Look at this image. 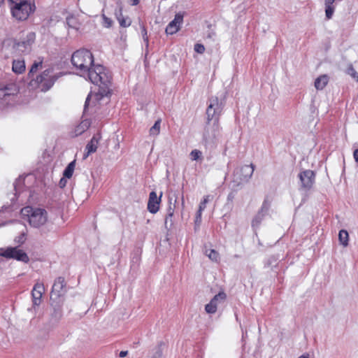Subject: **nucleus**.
Instances as JSON below:
<instances>
[{"instance_id": "1", "label": "nucleus", "mask_w": 358, "mask_h": 358, "mask_svg": "<svg viewBox=\"0 0 358 358\" xmlns=\"http://www.w3.org/2000/svg\"><path fill=\"white\" fill-rule=\"evenodd\" d=\"M71 63L78 71V74L99 87V92L94 95L96 101L108 97L111 75L102 65L94 64V57L90 50L80 49L74 52L71 56Z\"/></svg>"}, {"instance_id": "2", "label": "nucleus", "mask_w": 358, "mask_h": 358, "mask_svg": "<svg viewBox=\"0 0 358 358\" xmlns=\"http://www.w3.org/2000/svg\"><path fill=\"white\" fill-rule=\"evenodd\" d=\"M21 214L27 216L30 225L35 228L44 225L48 221V213L45 209L27 206L21 210Z\"/></svg>"}, {"instance_id": "3", "label": "nucleus", "mask_w": 358, "mask_h": 358, "mask_svg": "<svg viewBox=\"0 0 358 358\" xmlns=\"http://www.w3.org/2000/svg\"><path fill=\"white\" fill-rule=\"evenodd\" d=\"M13 4L11 8L13 16L18 20L27 19L35 10V5L27 0H9Z\"/></svg>"}, {"instance_id": "4", "label": "nucleus", "mask_w": 358, "mask_h": 358, "mask_svg": "<svg viewBox=\"0 0 358 358\" xmlns=\"http://www.w3.org/2000/svg\"><path fill=\"white\" fill-rule=\"evenodd\" d=\"M57 78L52 69H46L36 80H32L31 85H36L42 92H46L52 87Z\"/></svg>"}, {"instance_id": "5", "label": "nucleus", "mask_w": 358, "mask_h": 358, "mask_svg": "<svg viewBox=\"0 0 358 358\" xmlns=\"http://www.w3.org/2000/svg\"><path fill=\"white\" fill-rule=\"evenodd\" d=\"M223 108V104L217 97H211L209 99V105L206 110L207 120L209 123L213 120V124L218 127L219 116L220 115Z\"/></svg>"}, {"instance_id": "6", "label": "nucleus", "mask_w": 358, "mask_h": 358, "mask_svg": "<svg viewBox=\"0 0 358 358\" xmlns=\"http://www.w3.org/2000/svg\"><path fill=\"white\" fill-rule=\"evenodd\" d=\"M0 255L6 258L15 259L27 263L29 258L26 252L17 247H10L6 249H2Z\"/></svg>"}, {"instance_id": "7", "label": "nucleus", "mask_w": 358, "mask_h": 358, "mask_svg": "<svg viewBox=\"0 0 358 358\" xmlns=\"http://www.w3.org/2000/svg\"><path fill=\"white\" fill-rule=\"evenodd\" d=\"M45 292V287L41 282H37L31 291L32 307L28 308V311L36 313V308L40 306L42 301V296Z\"/></svg>"}, {"instance_id": "8", "label": "nucleus", "mask_w": 358, "mask_h": 358, "mask_svg": "<svg viewBox=\"0 0 358 358\" xmlns=\"http://www.w3.org/2000/svg\"><path fill=\"white\" fill-rule=\"evenodd\" d=\"M26 41H20L15 43L13 45V50L15 54H20L28 52L31 49V45L34 41L35 34L34 33H29Z\"/></svg>"}, {"instance_id": "9", "label": "nucleus", "mask_w": 358, "mask_h": 358, "mask_svg": "<svg viewBox=\"0 0 358 358\" xmlns=\"http://www.w3.org/2000/svg\"><path fill=\"white\" fill-rule=\"evenodd\" d=\"M315 173L311 170H305L299 174L301 181V187L304 189H310L315 182Z\"/></svg>"}, {"instance_id": "10", "label": "nucleus", "mask_w": 358, "mask_h": 358, "mask_svg": "<svg viewBox=\"0 0 358 358\" xmlns=\"http://www.w3.org/2000/svg\"><path fill=\"white\" fill-rule=\"evenodd\" d=\"M162 196V192L160 193L159 196H157V193L154 191L150 193L148 202V210L150 213L155 214L158 212Z\"/></svg>"}, {"instance_id": "11", "label": "nucleus", "mask_w": 358, "mask_h": 358, "mask_svg": "<svg viewBox=\"0 0 358 358\" xmlns=\"http://www.w3.org/2000/svg\"><path fill=\"white\" fill-rule=\"evenodd\" d=\"M183 22V15L180 13L176 14L174 19L171 21L166 28V33L167 34H173L176 33L180 28Z\"/></svg>"}, {"instance_id": "12", "label": "nucleus", "mask_w": 358, "mask_h": 358, "mask_svg": "<svg viewBox=\"0 0 358 358\" xmlns=\"http://www.w3.org/2000/svg\"><path fill=\"white\" fill-rule=\"evenodd\" d=\"M255 170V166L251 164L250 165H245L239 170H236L235 174L238 176L240 182H248L252 177Z\"/></svg>"}, {"instance_id": "13", "label": "nucleus", "mask_w": 358, "mask_h": 358, "mask_svg": "<svg viewBox=\"0 0 358 358\" xmlns=\"http://www.w3.org/2000/svg\"><path fill=\"white\" fill-rule=\"evenodd\" d=\"M173 196H174V198H172L170 196L169 199V207L167 209V215L166 216L165 222H164L166 228H168L169 225V227H171L173 224L172 217L173 216L174 210L176 208V204L177 202V196L174 194Z\"/></svg>"}, {"instance_id": "14", "label": "nucleus", "mask_w": 358, "mask_h": 358, "mask_svg": "<svg viewBox=\"0 0 358 358\" xmlns=\"http://www.w3.org/2000/svg\"><path fill=\"white\" fill-rule=\"evenodd\" d=\"M270 203L264 201L260 210L252 220V226L253 228H257L259 226L265 215L268 213Z\"/></svg>"}, {"instance_id": "15", "label": "nucleus", "mask_w": 358, "mask_h": 358, "mask_svg": "<svg viewBox=\"0 0 358 358\" xmlns=\"http://www.w3.org/2000/svg\"><path fill=\"white\" fill-rule=\"evenodd\" d=\"M64 279L62 277L57 278L52 285L51 297L55 296L56 298H59L63 295L65 292L64 290Z\"/></svg>"}, {"instance_id": "16", "label": "nucleus", "mask_w": 358, "mask_h": 358, "mask_svg": "<svg viewBox=\"0 0 358 358\" xmlns=\"http://www.w3.org/2000/svg\"><path fill=\"white\" fill-rule=\"evenodd\" d=\"M99 139L100 136L99 134L95 135L92 138L91 141L86 145V150L87 152L86 155H84L85 159L87 158L90 154L96 151Z\"/></svg>"}, {"instance_id": "17", "label": "nucleus", "mask_w": 358, "mask_h": 358, "mask_svg": "<svg viewBox=\"0 0 358 358\" xmlns=\"http://www.w3.org/2000/svg\"><path fill=\"white\" fill-rule=\"evenodd\" d=\"M25 62L22 59H13L12 70L16 74H20L25 71Z\"/></svg>"}, {"instance_id": "18", "label": "nucleus", "mask_w": 358, "mask_h": 358, "mask_svg": "<svg viewBox=\"0 0 358 358\" xmlns=\"http://www.w3.org/2000/svg\"><path fill=\"white\" fill-rule=\"evenodd\" d=\"M115 14L121 27H128L131 25V20L129 17L123 16L121 8H120L118 11H115Z\"/></svg>"}, {"instance_id": "19", "label": "nucleus", "mask_w": 358, "mask_h": 358, "mask_svg": "<svg viewBox=\"0 0 358 358\" xmlns=\"http://www.w3.org/2000/svg\"><path fill=\"white\" fill-rule=\"evenodd\" d=\"M329 82V77L327 75H322L318 77L315 81V87L317 90H321L325 87Z\"/></svg>"}, {"instance_id": "20", "label": "nucleus", "mask_w": 358, "mask_h": 358, "mask_svg": "<svg viewBox=\"0 0 358 358\" xmlns=\"http://www.w3.org/2000/svg\"><path fill=\"white\" fill-rule=\"evenodd\" d=\"M90 127V122L87 120L81 122L74 130L75 136H78L81 135L85 131H86Z\"/></svg>"}, {"instance_id": "21", "label": "nucleus", "mask_w": 358, "mask_h": 358, "mask_svg": "<svg viewBox=\"0 0 358 358\" xmlns=\"http://www.w3.org/2000/svg\"><path fill=\"white\" fill-rule=\"evenodd\" d=\"M227 298V295L224 292H220L211 300L210 302L217 308L218 305L223 303Z\"/></svg>"}, {"instance_id": "22", "label": "nucleus", "mask_w": 358, "mask_h": 358, "mask_svg": "<svg viewBox=\"0 0 358 358\" xmlns=\"http://www.w3.org/2000/svg\"><path fill=\"white\" fill-rule=\"evenodd\" d=\"M338 239L342 245L346 247L348 245L349 235L346 230L342 229L339 231Z\"/></svg>"}, {"instance_id": "23", "label": "nucleus", "mask_w": 358, "mask_h": 358, "mask_svg": "<svg viewBox=\"0 0 358 358\" xmlns=\"http://www.w3.org/2000/svg\"><path fill=\"white\" fill-rule=\"evenodd\" d=\"M75 166H76V161L74 160V161L71 162V163H69L68 164V166L66 167V169L64 171V173H63L64 176L65 178H70L73 173Z\"/></svg>"}, {"instance_id": "24", "label": "nucleus", "mask_w": 358, "mask_h": 358, "mask_svg": "<svg viewBox=\"0 0 358 358\" xmlns=\"http://www.w3.org/2000/svg\"><path fill=\"white\" fill-rule=\"evenodd\" d=\"M66 23L71 28L78 29L80 27V23L77 17L74 16H69L66 17Z\"/></svg>"}, {"instance_id": "25", "label": "nucleus", "mask_w": 358, "mask_h": 358, "mask_svg": "<svg viewBox=\"0 0 358 358\" xmlns=\"http://www.w3.org/2000/svg\"><path fill=\"white\" fill-rule=\"evenodd\" d=\"M205 254L213 262H217L220 259L219 253L213 249H206L205 250Z\"/></svg>"}, {"instance_id": "26", "label": "nucleus", "mask_w": 358, "mask_h": 358, "mask_svg": "<svg viewBox=\"0 0 358 358\" xmlns=\"http://www.w3.org/2000/svg\"><path fill=\"white\" fill-rule=\"evenodd\" d=\"M160 124L161 120H158L155 122L154 125L150 129V134L151 136H157L160 132Z\"/></svg>"}, {"instance_id": "27", "label": "nucleus", "mask_w": 358, "mask_h": 358, "mask_svg": "<svg viewBox=\"0 0 358 358\" xmlns=\"http://www.w3.org/2000/svg\"><path fill=\"white\" fill-rule=\"evenodd\" d=\"M43 60L39 59L38 61H35L34 64H32L29 72V76L31 77V76L36 72L39 68L42 66Z\"/></svg>"}, {"instance_id": "28", "label": "nucleus", "mask_w": 358, "mask_h": 358, "mask_svg": "<svg viewBox=\"0 0 358 358\" xmlns=\"http://www.w3.org/2000/svg\"><path fill=\"white\" fill-rule=\"evenodd\" d=\"M162 344H160L155 349H153L152 355L150 358H162L163 356V349Z\"/></svg>"}, {"instance_id": "29", "label": "nucleus", "mask_w": 358, "mask_h": 358, "mask_svg": "<svg viewBox=\"0 0 358 358\" xmlns=\"http://www.w3.org/2000/svg\"><path fill=\"white\" fill-rule=\"evenodd\" d=\"M217 308L214 305V303L210 301L205 306V310L209 314L215 313L217 311Z\"/></svg>"}, {"instance_id": "30", "label": "nucleus", "mask_w": 358, "mask_h": 358, "mask_svg": "<svg viewBox=\"0 0 358 358\" xmlns=\"http://www.w3.org/2000/svg\"><path fill=\"white\" fill-rule=\"evenodd\" d=\"M101 17L103 21V26L106 28H110L113 25V20L110 18L106 17L105 14H102Z\"/></svg>"}, {"instance_id": "31", "label": "nucleus", "mask_w": 358, "mask_h": 358, "mask_svg": "<svg viewBox=\"0 0 358 358\" xmlns=\"http://www.w3.org/2000/svg\"><path fill=\"white\" fill-rule=\"evenodd\" d=\"M334 10H335L334 6H325V15H326V17L328 20H329L332 17Z\"/></svg>"}, {"instance_id": "32", "label": "nucleus", "mask_w": 358, "mask_h": 358, "mask_svg": "<svg viewBox=\"0 0 358 358\" xmlns=\"http://www.w3.org/2000/svg\"><path fill=\"white\" fill-rule=\"evenodd\" d=\"M190 155L192 160H198L201 157L202 153L199 150H193L191 152Z\"/></svg>"}, {"instance_id": "33", "label": "nucleus", "mask_w": 358, "mask_h": 358, "mask_svg": "<svg viewBox=\"0 0 358 358\" xmlns=\"http://www.w3.org/2000/svg\"><path fill=\"white\" fill-rule=\"evenodd\" d=\"M210 197V195L206 196L203 198V200L200 203L199 207V209L200 210V211L204 210V209L206 208V205L208 202Z\"/></svg>"}, {"instance_id": "34", "label": "nucleus", "mask_w": 358, "mask_h": 358, "mask_svg": "<svg viewBox=\"0 0 358 358\" xmlns=\"http://www.w3.org/2000/svg\"><path fill=\"white\" fill-rule=\"evenodd\" d=\"M62 316V311L59 309H55L54 310L52 317L55 319L56 321H59Z\"/></svg>"}, {"instance_id": "35", "label": "nucleus", "mask_w": 358, "mask_h": 358, "mask_svg": "<svg viewBox=\"0 0 358 358\" xmlns=\"http://www.w3.org/2000/svg\"><path fill=\"white\" fill-rule=\"evenodd\" d=\"M348 73L354 79L358 80V73L352 67L348 69Z\"/></svg>"}, {"instance_id": "36", "label": "nucleus", "mask_w": 358, "mask_h": 358, "mask_svg": "<svg viewBox=\"0 0 358 358\" xmlns=\"http://www.w3.org/2000/svg\"><path fill=\"white\" fill-rule=\"evenodd\" d=\"M194 50L199 54H202L205 51V48L202 44L196 43L194 45Z\"/></svg>"}, {"instance_id": "37", "label": "nucleus", "mask_w": 358, "mask_h": 358, "mask_svg": "<svg viewBox=\"0 0 358 358\" xmlns=\"http://www.w3.org/2000/svg\"><path fill=\"white\" fill-rule=\"evenodd\" d=\"M141 33H142L144 41L148 44V37L147 36V30L144 26H142V27H141Z\"/></svg>"}, {"instance_id": "38", "label": "nucleus", "mask_w": 358, "mask_h": 358, "mask_svg": "<svg viewBox=\"0 0 358 358\" xmlns=\"http://www.w3.org/2000/svg\"><path fill=\"white\" fill-rule=\"evenodd\" d=\"M201 213H202V211H200V210L199 209L198 212L196 213V220H195V223L196 224H199L200 222H201Z\"/></svg>"}, {"instance_id": "39", "label": "nucleus", "mask_w": 358, "mask_h": 358, "mask_svg": "<svg viewBox=\"0 0 358 358\" xmlns=\"http://www.w3.org/2000/svg\"><path fill=\"white\" fill-rule=\"evenodd\" d=\"M92 99V95L91 94H89L86 99V101H85V107H84V110L85 111L87 108L90 105V99Z\"/></svg>"}, {"instance_id": "40", "label": "nucleus", "mask_w": 358, "mask_h": 358, "mask_svg": "<svg viewBox=\"0 0 358 358\" xmlns=\"http://www.w3.org/2000/svg\"><path fill=\"white\" fill-rule=\"evenodd\" d=\"M335 0H325V6H334V2Z\"/></svg>"}, {"instance_id": "41", "label": "nucleus", "mask_w": 358, "mask_h": 358, "mask_svg": "<svg viewBox=\"0 0 358 358\" xmlns=\"http://www.w3.org/2000/svg\"><path fill=\"white\" fill-rule=\"evenodd\" d=\"M353 156L355 162L358 163V149L355 150L353 152Z\"/></svg>"}, {"instance_id": "42", "label": "nucleus", "mask_w": 358, "mask_h": 358, "mask_svg": "<svg viewBox=\"0 0 358 358\" xmlns=\"http://www.w3.org/2000/svg\"><path fill=\"white\" fill-rule=\"evenodd\" d=\"M127 354H128V352H127V351H121V352H120V354H119V356H120V357H126V356L127 355Z\"/></svg>"}, {"instance_id": "43", "label": "nucleus", "mask_w": 358, "mask_h": 358, "mask_svg": "<svg viewBox=\"0 0 358 358\" xmlns=\"http://www.w3.org/2000/svg\"><path fill=\"white\" fill-rule=\"evenodd\" d=\"M299 358H309L308 355H303L300 356Z\"/></svg>"}, {"instance_id": "44", "label": "nucleus", "mask_w": 358, "mask_h": 358, "mask_svg": "<svg viewBox=\"0 0 358 358\" xmlns=\"http://www.w3.org/2000/svg\"><path fill=\"white\" fill-rule=\"evenodd\" d=\"M138 3V0H134L133 5H136Z\"/></svg>"}, {"instance_id": "45", "label": "nucleus", "mask_w": 358, "mask_h": 358, "mask_svg": "<svg viewBox=\"0 0 358 358\" xmlns=\"http://www.w3.org/2000/svg\"><path fill=\"white\" fill-rule=\"evenodd\" d=\"M63 181H64V179H63V178L60 180L59 184H60L61 185H64V182H63Z\"/></svg>"}, {"instance_id": "46", "label": "nucleus", "mask_w": 358, "mask_h": 358, "mask_svg": "<svg viewBox=\"0 0 358 358\" xmlns=\"http://www.w3.org/2000/svg\"><path fill=\"white\" fill-rule=\"evenodd\" d=\"M184 203H185V201H184V198H183V196H182V206H184Z\"/></svg>"}, {"instance_id": "47", "label": "nucleus", "mask_w": 358, "mask_h": 358, "mask_svg": "<svg viewBox=\"0 0 358 358\" xmlns=\"http://www.w3.org/2000/svg\"><path fill=\"white\" fill-rule=\"evenodd\" d=\"M120 148V143H117V145H116V148Z\"/></svg>"}, {"instance_id": "48", "label": "nucleus", "mask_w": 358, "mask_h": 358, "mask_svg": "<svg viewBox=\"0 0 358 358\" xmlns=\"http://www.w3.org/2000/svg\"><path fill=\"white\" fill-rule=\"evenodd\" d=\"M213 36H215V34H210L209 35V37H212Z\"/></svg>"}, {"instance_id": "49", "label": "nucleus", "mask_w": 358, "mask_h": 358, "mask_svg": "<svg viewBox=\"0 0 358 358\" xmlns=\"http://www.w3.org/2000/svg\"><path fill=\"white\" fill-rule=\"evenodd\" d=\"M213 36H215V34H210L209 35V37H212Z\"/></svg>"}, {"instance_id": "50", "label": "nucleus", "mask_w": 358, "mask_h": 358, "mask_svg": "<svg viewBox=\"0 0 358 358\" xmlns=\"http://www.w3.org/2000/svg\"><path fill=\"white\" fill-rule=\"evenodd\" d=\"M213 36H215V34H210L209 35V37H212Z\"/></svg>"}, {"instance_id": "51", "label": "nucleus", "mask_w": 358, "mask_h": 358, "mask_svg": "<svg viewBox=\"0 0 358 358\" xmlns=\"http://www.w3.org/2000/svg\"><path fill=\"white\" fill-rule=\"evenodd\" d=\"M3 0H0V4L2 3Z\"/></svg>"}]
</instances>
